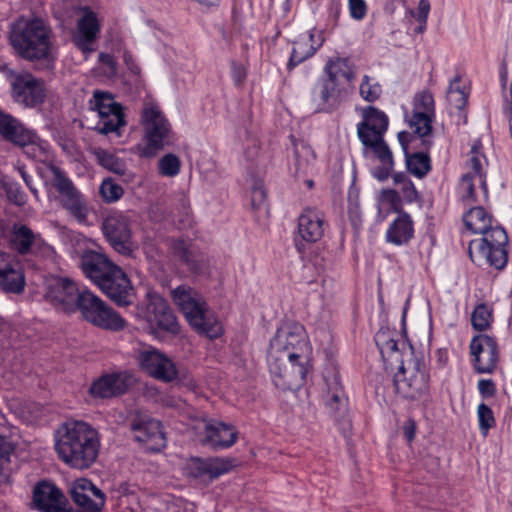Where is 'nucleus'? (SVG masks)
Returning <instances> with one entry per match:
<instances>
[{"mask_svg":"<svg viewBox=\"0 0 512 512\" xmlns=\"http://www.w3.org/2000/svg\"><path fill=\"white\" fill-rule=\"evenodd\" d=\"M80 296H82V290L77 284L68 278L61 277L51 279L45 293V298L50 303L67 313L77 310Z\"/></svg>","mask_w":512,"mask_h":512,"instance_id":"f3484780","label":"nucleus"},{"mask_svg":"<svg viewBox=\"0 0 512 512\" xmlns=\"http://www.w3.org/2000/svg\"><path fill=\"white\" fill-rule=\"evenodd\" d=\"M14 447L4 437L0 436V458L8 461L10 454L13 452Z\"/></svg>","mask_w":512,"mask_h":512,"instance_id":"774afa93","label":"nucleus"},{"mask_svg":"<svg viewBox=\"0 0 512 512\" xmlns=\"http://www.w3.org/2000/svg\"><path fill=\"white\" fill-rule=\"evenodd\" d=\"M33 503L41 512H67V499L59 488L47 482H40L33 491Z\"/></svg>","mask_w":512,"mask_h":512,"instance_id":"b1692460","label":"nucleus"},{"mask_svg":"<svg viewBox=\"0 0 512 512\" xmlns=\"http://www.w3.org/2000/svg\"><path fill=\"white\" fill-rule=\"evenodd\" d=\"M467 166L471 170L470 172L474 175L478 181V185L483 189L485 196H487L488 189L486 184V172L485 167L487 166V159L482 152V143L480 140H475L467 160Z\"/></svg>","mask_w":512,"mask_h":512,"instance_id":"f704fd0d","label":"nucleus"},{"mask_svg":"<svg viewBox=\"0 0 512 512\" xmlns=\"http://www.w3.org/2000/svg\"><path fill=\"white\" fill-rule=\"evenodd\" d=\"M325 404L335 421H345L348 416V397L341 386H335L325 395Z\"/></svg>","mask_w":512,"mask_h":512,"instance_id":"c9c22d12","label":"nucleus"},{"mask_svg":"<svg viewBox=\"0 0 512 512\" xmlns=\"http://www.w3.org/2000/svg\"><path fill=\"white\" fill-rule=\"evenodd\" d=\"M399 372L404 375L402 379H397L398 381H409L411 383H419L423 384L428 382L429 376L425 372V366L418 361H409L408 366H405V372L399 369Z\"/></svg>","mask_w":512,"mask_h":512,"instance_id":"37998d69","label":"nucleus"},{"mask_svg":"<svg viewBox=\"0 0 512 512\" xmlns=\"http://www.w3.org/2000/svg\"><path fill=\"white\" fill-rule=\"evenodd\" d=\"M11 142L22 147L25 154L34 160L45 162L50 158L48 143L41 140L34 131L27 129L25 126L21 128Z\"/></svg>","mask_w":512,"mask_h":512,"instance_id":"c85d7f7f","label":"nucleus"},{"mask_svg":"<svg viewBox=\"0 0 512 512\" xmlns=\"http://www.w3.org/2000/svg\"><path fill=\"white\" fill-rule=\"evenodd\" d=\"M100 290L118 306L132 303L133 287L127 275L118 266L98 286Z\"/></svg>","mask_w":512,"mask_h":512,"instance_id":"412c9836","label":"nucleus"},{"mask_svg":"<svg viewBox=\"0 0 512 512\" xmlns=\"http://www.w3.org/2000/svg\"><path fill=\"white\" fill-rule=\"evenodd\" d=\"M382 93L381 86L370 76L365 75L360 84V95L367 102H375Z\"/></svg>","mask_w":512,"mask_h":512,"instance_id":"09e8293b","label":"nucleus"},{"mask_svg":"<svg viewBox=\"0 0 512 512\" xmlns=\"http://www.w3.org/2000/svg\"><path fill=\"white\" fill-rule=\"evenodd\" d=\"M50 171L51 185L57 193L55 200L78 222L84 223L89 215L86 198L59 167L52 165Z\"/></svg>","mask_w":512,"mask_h":512,"instance_id":"6e6552de","label":"nucleus"},{"mask_svg":"<svg viewBox=\"0 0 512 512\" xmlns=\"http://www.w3.org/2000/svg\"><path fill=\"white\" fill-rule=\"evenodd\" d=\"M246 69L242 64L231 63V76L236 85H240L246 78Z\"/></svg>","mask_w":512,"mask_h":512,"instance_id":"680f3d73","label":"nucleus"},{"mask_svg":"<svg viewBox=\"0 0 512 512\" xmlns=\"http://www.w3.org/2000/svg\"><path fill=\"white\" fill-rule=\"evenodd\" d=\"M136 359L140 368L158 381L172 382L178 379L179 370L176 363L156 348L147 347L139 350Z\"/></svg>","mask_w":512,"mask_h":512,"instance_id":"9b49d317","label":"nucleus"},{"mask_svg":"<svg viewBox=\"0 0 512 512\" xmlns=\"http://www.w3.org/2000/svg\"><path fill=\"white\" fill-rule=\"evenodd\" d=\"M131 430L135 433V440L143 443L150 451L158 452L166 446L161 422L148 414L135 413L131 420Z\"/></svg>","mask_w":512,"mask_h":512,"instance_id":"dca6fc26","label":"nucleus"},{"mask_svg":"<svg viewBox=\"0 0 512 512\" xmlns=\"http://www.w3.org/2000/svg\"><path fill=\"white\" fill-rule=\"evenodd\" d=\"M17 171H18L19 175L21 176V178L23 179L26 186L31 191V193L34 195V197L36 199H38L39 198L38 190L33 185V178L30 174H28V172L25 169V166H23V165L18 166Z\"/></svg>","mask_w":512,"mask_h":512,"instance_id":"e2e57ef3","label":"nucleus"},{"mask_svg":"<svg viewBox=\"0 0 512 512\" xmlns=\"http://www.w3.org/2000/svg\"><path fill=\"white\" fill-rule=\"evenodd\" d=\"M77 15L74 43L87 56L94 51L93 43L100 33V22L96 13L88 7H80Z\"/></svg>","mask_w":512,"mask_h":512,"instance_id":"6ab92c4d","label":"nucleus"},{"mask_svg":"<svg viewBox=\"0 0 512 512\" xmlns=\"http://www.w3.org/2000/svg\"><path fill=\"white\" fill-rule=\"evenodd\" d=\"M375 342L383 360L398 363L399 369L405 372L402 355L406 350H411L412 347L404 340H396L389 330H379L375 335Z\"/></svg>","mask_w":512,"mask_h":512,"instance_id":"a878e982","label":"nucleus"},{"mask_svg":"<svg viewBox=\"0 0 512 512\" xmlns=\"http://www.w3.org/2000/svg\"><path fill=\"white\" fill-rule=\"evenodd\" d=\"M493 321V310L486 304L476 306L471 315V323L475 330H487Z\"/></svg>","mask_w":512,"mask_h":512,"instance_id":"79ce46f5","label":"nucleus"},{"mask_svg":"<svg viewBox=\"0 0 512 512\" xmlns=\"http://www.w3.org/2000/svg\"><path fill=\"white\" fill-rule=\"evenodd\" d=\"M463 222L467 230L482 235L469 243L468 253L471 260L479 266L487 263L498 270L503 269L508 261L505 248L508 236L504 228L481 206L470 208L463 215Z\"/></svg>","mask_w":512,"mask_h":512,"instance_id":"f03ea898","label":"nucleus"},{"mask_svg":"<svg viewBox=\"0 0 512 512\" xmlns=\"http://www.w3.org/2000/svg\"><path fill=\"white\" fill-rule=\"evenodd\" d=\"M379 159L381 165L373 170V176L380 181L388 179L393 170L394 161L392 152L388 146L370 149Z\"/></svg>","mask_w":512,"mask_h":512,"instance_id":"58836bf2","label":"nucleus"},{"mask_svg":"<svg viewBox=\"0 0 512 512\" xmlns=\"http://www.w3.org/2000/svg\"><path fill=\"white\" fill-rule=\"evenodd\" d=\"M477 416L479 421V430L483 436H486L489 429L495 425L493 412L486 404L481 403L477 408Z\"/></svg>","mask_w":512,"mask_h":512,"instance_id":"864d4df0","label":"nucleus"},{"mask_svg":"<svg viewBox=\"0 0 512 512\" xmlns=\"http://www.w3.org/2000/svg\"><path fill=\"white\" fill-rule=\"evenodd\" d=\"M325 76L315 83L311 91V102L315 112H331L343 102L353 88L356 77L347 58L329 59L324 66Z\"/></svg>","mask_w":512,"mask_h":512,"instance_id":"20e7f679","label":"nucleus"},{"mask_svg":"<svg viewBox=\"0 0 512 512\" xmlns=\"http://www.w3.org/2000/svg\"><path fill=\"white\" fill-rule=\"evenodd\" d=\"M430 11V3L428 0H420L418 4V11L416 14V19L420 23H427L428 14Z\"/></svg>","mask_w":512,"mask_h":512,"instance_id":"69168bd1","label":"nucleus"},{"mask_svg":"<svg viewBox=\"0 0 512 512\" xmlns=\"http://www.w3.org/2000/svg\"><path fill=\"white\" fill-rule=\"evenodd\" d=\"M324 380L326 384H339L341 377L338 369L333 365L327 367L324 373Z\"/></svg>","mask_w":512,"mask_h":512,"instance_id":"0e129e2a","label":"nucleus"},{"mask_svg":"<svg viewBox=\"0 0 512 512\" xmlns=\"http://www.w3.org/2000/svg\"><path fill=\"white\" fill-rule=\"evenodd\" d=\"M175 254L186 263L190 262V252L184 240H176L173 244Z\"/></svg>","mask_w":512,"mask_h":512,"instance_id":"052dcab7","label":"nucleus"},{"mask_svg":"<svg viewBox=\"0 0 512 512\" xmlns=\"http://www.w3.org/2000/svg\"><path fill=\"white\" fill-rule=\"evenodd\" d=\"M363 120L357 125V135L366 149L388 146L384 141V134L388 129L387 115L374 106L362 109Z\"/></svg>","mask_w":512,"mask_h":512,"instance_id":"9d476101","label":"nucleus"},{"mask_svg":"<svg viewBox=\"0 0 512 512\" xmlns=\"http://www.w3.org/2000/svg\"><path fill=\"white\" fill-rule=\"evenodd\" d=\"M174 303L189 324L200 334L214 339L222 334V326L211 312L205 299L195 289L181 285L172 291Z\"/></svg>","mask_w":512,"mask_h":512,"instance_id":"423d86ee","label":"nucleus"},{"mask_svg":"<svg viewBox=\"0 0 512 512\" xmlns=\"http://www.w3.org/2000/svg\"><path fill=\"white\" fill-rule=\"evenodd\" d=\"M4 188L8 199L14 204L22 206L27 202V196L18 183L7 182Z\"/></svg>","mask_w":512,"mask_h":512,"instance_id":"5fc2aeb1","label":"nucleus"},{"mask_svg":"<svg viewBox=\"0 0 512 512\" xmlns=\"http://www.w3.org/2000/svg\"><path fill=\"white\" fill-rule=\"evenodd\" d=\"M142 314L152 332L159 330L172 335H177L180 332L176 316L166 301L158 295L148 294L147 303Z\"/></svg>","mask_w":512,"mask_h":512,"instance_id":"ddd939ff","label":"nucleus"},{"mask_svg":"<svg viewBox=\"0 0 512 512\" xmlns=\"http://www.w3.org/2000/svg\"><path fill=\"white\" fill-rule=\"evenodd\" d=\"M324 214L316 208H305L298 217V235L308 243L319 241L327 228Z\"/></svg>","mask_w":512,"mask_h":512,"instance_id":"393cba45","label":"nucleus"},{"mask_svg":"<svg viewBox=\"0 0 512 512\" xmlns=\"http://www.w3.org/2000/svg\"><path fill=\"white\" fill-rule=\"evenodd\" d=\"M460 80L461 77L457 75L450 81L446 98L451 110L454 109L458 112L460 118L463 117L466 119V116L462 115V111L467 104L468 93L465 90V87L460 86Z\"/></svg>","mask_w":512,"mask_h":512,"instance_id":"e433bc0d","label":"nucleus"},{"mask_svg":"<svg viewBox=\"0 0 512 512\" xmlns=\"http://www.w3.org/2000/svg\"><path fill=\"white\" fill-rule=\"evenodd\" d=\"M128 386H89L87 401L98 403L114 397H119L127 392Z\"/></svg>","mask_w":512,"mask_h":512,"instance_id":"a19ab883","label":"nucleus"},{"mask_svg":"<svg viewBox=\"0 0 512 512\" xmlns=\"http://www.w3.org/2000/svg\"><path fill=\"white\" fill-rule=\"evenodd\" d=\"M310 346L304 327L287 323L277 329L270 341L267 362L270 373L280 379L288 375L306 381L310 369Z\"/></svg>","mask_w":512,"mask_h":512,"instance_id":"f257e3e1","label":"nucleus"},{"mask_svg":"<svg viewBox=\"0 0 512 512\" xmlns=\"http://www.w3.org/2000/svg\"><path fill=\"white\" fill-rule=\"evenodd\" d=\"M104 235L115 251L122 255L133 252L131 220L122 212H113L108 215L102 225Z\"/></svg>","mask_w":512,"mask_h":512,"instance_id":"f8f14e48","label":"nucleus"},{"mask_svg":"<svg viewBox=\"0 0 512 512\" xmlns=\"http://www.w3.org/2000/svg\"><path fill=\"white\" fill-rule=\"evenodd\" d=\"M349 11L352 18L361 20L365 17L367 12L366 3L364 0H348Z\"/></svg>","mask_w":512,"mask_h":512,"instance_id":"13d9d810","label":"nucleus"},{"mask_svg":"<svg viewBox=\"0 0 512 512\" xmlns=\"http://www.w3.org/2000/svg\"><path fill=\"white\" fill-rule=\"evenodd\" d=\"M92 154L95 156L97 162L104 167L105 169L118 174L125 175L126 173V165L125 163L115 156L113 153L103 149V148H93Z\"/></svg>","mask_w":512,"mask_h":512,"instance_id":"4c0bfd02","label":"nucleus"},{"mask_svg":"<svg viewBox=\"0 0 512 512\" xmlns=\"http://www.w3.org/2000/svg\"><path fill=\"white\" fill-rule=\"evenodd\" d=\"M296 173L305 174L315 161V153L310 145L300 141L294 144Z\"/></svg>","mask_w":512,"mask_h":512,"instance_id":"ea45409f","label":"nucleus"},{"mask_svg":"<svg viewBox=\"0 0 512 512\" xmlns=\"http://www.w3.org/2000/svg\"><path fill=\"white\" fill-rule=\"evenodd\" d=\"M409 134L407 132H400L398 134L399 142L406 153V166L408 171L418 178L424 177L431 169V161L429 156L423 152H415L412 154L407 153V138Z\"/></svg>","mask_w":512,"mask_h":512,"instance_id":"72a5a7b5","label":"nucleus"},{"mask_svg":"<svg viewBox=\"0 0 512 512\" xmlns=\"http://www.w3.org/2000/svg\"><path fill=\"white\" fill-rule=\"evenodd\" d=\"M25 278L20 264L10 255L0 254V287L10 293L19 294L24 290Z\"/></svg>","mask_w":512,"mask_h":512,"instance_id":"bb28decb","label":"nucleus"},{"mask_svg":"<svg viewBox=\"0 0 512 512\" xmlns=\"http://www.w3.org/2000/svg\"><path fill=\"white\" fill-rule=\"evenodd\" d=\"M435 104L433 95L428 91L417 93L414 98L413 112H422L434 116Z\"/></svg>","mask_w":512,"mask_h":512,"instance_id":"3c124183","label":"nucleus"},{"mask_svg":"<svg viewBox=\"0 0 512 512\" xmlns=\"http://www.w3.org/2000/svg\"><path fill=\"white\" fill-rule=\"evenodd\" d=\"M394 183L399 185L400 193L405 201L413 203L418 200L419 195L411 180L405 173H396L393 176Z\"/></svg>","mask_w":512,"mask_h":512,"instance_id":"49530a36","label":"nucleus"},{"mask_svg":"<svg viewBox=\"0 0 512 512\" xmlns=\"http://www.w3.org/2000/svg\"><path fill=\"white\" fill-rule=\"evenodd\" d=\"M434 116L423 114L422 112H413L410 120V127L413 129L414 136L407 138V141L415 146L421 145L425 150H428L432 145L431 132L432 121Z\"/></svg>","mask_w":512,"mask_h":512,"instance_id":"2f4dec72","label":"nucleus"},{"mask_svg":"<svg viewBox=\"0 0 512 512\" xmlns=\"http://www.w3.org/2000/svg\"><path fill=\"white\" fill-rule=\"evenodd\" d=\"M135 381L134 374L130 371H113L94 379L91 384H134Z\"/></svg>","mask_w":512,"mask_h":512,"instance_id":"a18cd8bd","label":"nucleus"},{"mask_svg":"<svg viewBox=\"0 0 512 512\" xmlns=\"http://www.w3.org/2000/svg\"><path fill=\"white\" fill-rule=\"evenodd\" d=\"M478 184V181L475 179L474 175L471 172L465 173L460 180L459 190L461 192V197L464 201L467 202H475V186Z\"/></svg>","mask_w":512,"mask_h":512,"instance_id":"603ef678","label":"nucleus"},{"mask_svg":"<svg viewBox=\"0 0 512 512\" xmlns=\"http://www.w3.org/2000/svg\"><path fill=\"white\" fill-rule=\"evenodd\" d=\"M9 244L13 251L19 255H46L50 246L44 241L41 234L32 230L23 223H14L9 236Z\"/></svg>","mask_w":512,"mask_h":512,"instance_id":"2eb2a0df","label":"nucleus"},{"mask_svg":"<svg viewBox=\"0 0 512 512\" xmlns=\"http://www.w3.org/2000/svg\"><path fill=\"white\" fill-rule=\"evenodd\" d=\"M323 38L320 34L316 35L315 30H311L307 37H300L293 43V48L287 68L292 70L294 67L312 57L316 51L323 45Z\"/></svg>","mask_w":512,"mask_h":512,"instance_id":"7c9ffc66","label":"nucleus"},{"mask_svg":"<svg viewBox=\"0 0 512 512\" xmlns=\"http://www.w3.org/2000/svg\"><path fill=\"white\" fill-rule=\"evenodd\" d=\"M23 126L19 120L0 110V135L5 140L10 142L14 140Z\"/></svg>","mask_w":512,"mask_h":512,"instance_id":"c03bdc74","label":"nucleus"},{"mask_svg":"<svg viewBox=\"0 0 512 512\" xmlns=\"http://www.w3.org/2000/svg\"><path fill=\"white\" fill-rule=\"evenodd\" d=\"M181 169V161L175 154L168 153L158 161V171L162 176L175 177Z\"/></svg>","mask_w":512,"mask_h":512,"instance_id":"de8ad7c7","label":"nucleus"},{"mask_svg":"<svg viewBox=\"0 0 512 512\" xmlns=\"http://www.w3.org/2000/svg\"><path fill=\"white\" fill-rule=\"evenodd\" d=\"M235 460L230 458H192L184 467L185 474L205 485L210 484L220 476L229 473L235 466Z\"/></svg>","mask_w":512,"mask_h":512,"instance_id":"4468645a","label":"nucleus"},{"mask_svg":"<svg viewBox=\"0 0 512 512\" xmlns=\"http://www.w3.org/2000/svg\"><path fill=\"white\" fill-rule=\"evenodd\" d=\"M99 61L103 65V73L107 77H114L117 74V62L111 54L100 53Z\"/></svg>","mask_w":512,"mask_h":512,"instance_id":"4d7b16f0","label":"nucleus"},{"mask_svg":"<svg viewBox=\"0 0 512 512\" xmlns=\"http://www.w3.org/2000/svg\"><path fill=\"white\" fill-rule=\"evenodd\" d=\"M413 235V221L409 214L402 212L387 229L386 240L395 245H403L407 244Z\"/></svg>","mask_w":512,"mask_h":512,"instance_id":"473e14b6","label":"nucleus"},{"mask_svg":"<svg viewBox=\"0 0 512 512\" xmlns=\"http://www.w3.org/2000/svg\"><path fill=\"white\" fill-rule=\"evenodd\" d=\"M12 95L16 102L26 107H36L44 102V82L31 74H19L12 82Z\"/></svg>","mask_w":512,"mask_h":512,"instance_id":"a211bd4d","label":"nucleus"},{"mask_svg":"<svg viewBox=\"0 0 512 512\" xmlns=\"http://www.w3.org/2000/svg\"><path fill=\"white\" fill-rule=\"evenodd\" d=\"M252 204L254 206H260L266 199V192L262 185H255L252 189Z\"/></svg>","mask_w":512,"mask_h":512,"instance_id":"338daca9","label":"nucleus"},{"mask_svg":"<svg viewBox=\"0 0 512 512\" xmlns=\"http://www.w3.org/2000/svg\"><path fill=\"white\" fill-rule=\"evenodd\" d=\"M99 192L107 203L118 201L124 194L123 188L110 178L103 180Z\"/></svg>","mask_w":512,"mask_h":512,"instance_id":"8fccbe9b","label":"nucleus"},{"mask_svg":"<svg viewBox=\"0 0 512 512\" xmlns=\"http://www.w3.org/2000/svg\"><path fill=\"white\" fill-rule=\"evenodd\" d=\"M51 38V29L39 18L20 17L10 26V44L27 61L52 60Z\"/></svg>","mask_w":512,"mask_h":512,"instance_id":"39448f33","label":"nucleus"},{"mask_svg":"<svg viewBox=\"0 0 512 512\" xmlns=\"http://www.w3.org/2000/svg\"><path fill=\"white\" fill-rule=\"evenodd\" d=\"M73 502L86 511H100L106 501L105 494L86 478L77 479L70 490Z\"/></svg>","mask_w":512,"mask_h":512,"instance_id":"4be33fe9","label":"nucleus"},{"mask_svg":"<svg viewBox=\"0 0 512 512\" xmlns=\"http://www.w3.org/2000/svg\"><path fill=\"white\" fill-rule=\"evenodd\" d=\"M141 124L144 129V144L137 146L142 157H153L165 146L173 143L171 125L160 108L154 104H146L141 113Z\"/></svg>","mask_w":512,"mask_h":512,"instance_id":"0eeeda50","label":"nucleus"},{"mask_svg":"<svg viewBox=\"0 0 512 512\" xmlns=\"http://www.w3.org/2000/svg\"><path fill=\"white\" fill-rule=\"evenodd\" d=\"M80 267L86 277L99 286L101 281L108 277L117 266L105 255L89 251L82 256Z\"/></svg>","mask_w":512,"mask_h":512,"instance_id":"cd10ccee","label":"nucleus"},{"mask_svg":"<svg viewBox=\"0 0 512 512\" xmlns=\"http://www.w3.org/2000/svg\"><path fill=\"white\" fill-rule=\"evenodd\" d=\"M97 112L99 121L94 128L95 131L103 135L115 134L116 137H120L121 129L126 125L121 104L115 101L114 105L105 106Z\"/></svg>","mask_w":512,"mask_h":512,"instance_id":"c756f323","label":"nucleus"},{"mask_svg":"<svg viewBox=\"0 0 512 512\" xmlns=\"http://www.w3.org/2000/svg\"><path fill=\"white\" fill-rule=\"evenodd\" d=\"M114 97L109 92L96 90L93 93V97L90 100V106L93 110L98 111L105 106L114 105Z\"/></svg>","mask_w":512,"mask_h":512,"instance_id":"6e6d98bb","label":"nucleus"},{"mask_svg":"<svg viewBox=\"0 0 512 512\" xmlns=\"http://www.w3.org/2000/svg\"><path fill=\"white\" fill-rule=\"evenodd\" d=\"M203 445L213 449H226L233 446L238 437V433L232 425L217 420H204L202 422Z\"/></svg>","mask_w":512,"mask_h":512,"instance_id":"5701e85b","label":"nucleus"},{"mask_svg":"<svg viewBox=\"0 0 512 512\" xmlns=\"http://www.w3.org/2000/svg\"><path fill=\"white\" fill-rule=\"evenodd\" d=\"M380 200L396 209L400 202L399 193L392 189H385L381 192Z\"/></svg>","mask_w":512,"mask_h":512,"instance_id":"bf43d9fd","label":"nucleus"},{"mask_svg":"<svg viewBox=\"0 0 512 512\" xmlns=\"http://www.w3.org/2000/svg\"><path fill=\"white\" fill-rule=\"evenodd\" d=\"M55 450L61 461L74 469H87L100 450L98 431L84 421H67L55 433Z\"/></svg>","mask_w":512,"mask_h":512,"instance_id":"7ed1b4c3","label":"nucleus"},{"mask_svg":"<svg viewBox=\"0 0 512 512\" xmlns=\"http://www.w3.org/2000/svg\"><path fill=\"white\" fill-rule=\"evenodd\" d=\"M470 350L474 356V366L479 373H490L496 368L499 351L493 337L486 334L473 337Z\"/></svg>","mask_w":512,"mask_h":512,"instance_id":"aec40b11","label":"nucleus"},{"mask_svg":"<svg viewBox=\"0 0 512 512\" xmlns=\"http://www.w3.org/2000/svg\"><path fill=\"white\" fill-rule=\"evenodd\" d=\"M77 310L84 320L105 330L120 331L126 326V321L113 308L87 289L82 290Z\"/></svg>","mask_w":512,"mask_h":512,"instance_id":"1a4fd4ad","label":"nucleus"}]
</instances>
